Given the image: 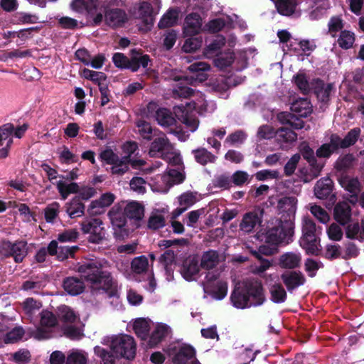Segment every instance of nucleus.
I'll use <instances>...</instances> for the list:
<instances>
[{
    "mask_svg": "<svg viewBox=\"0 0 364 364\" xmlns=\"http://www.w3.org/2000/svg\"><path fill=\"white\" fill-rule=\"evenodd\" d=\"M109 264L104 259L89 261L78 267V272L87 279L93 290L103 291L109 296L117 295V287L108 271Z\"/></svg>",
    "mask_w": 364,
    "mask_h": 364,
    "instance_id": "obj_1",
    "label": "nucleus"
},
{
    "mask_svg": "<svg viewBox=\"0 0 364 364\" xmlns=\"http://www.w3.org/2000/svg\"><path fill=\"white\" fill-rule=\"evenodd\" d=\"M264 300L262 287L257 281H247L238 284L231 295L232 304L238 309L258 306Z\"/></svg>",
    "mask_w": 364,
    "mask_h": 364,
    "instance_id": "obj_2",
    "label": "nucleus"
},
{
    "mask_svg": "<svg viewBox=\"0 0 364 364\" xmlns=\"http://www.w3.org/2000/svg\"><path fill=\"white\" fill-rule=\"evenodd\" d=\"M102 343L109 346L116 356L127 360H132L135 357L136 345L134 338L129 335L107 336L102 339Z\"/></svg>",
    "mask_w": 364,
    "mask_h": 364,
    "instance_id": "obj_3",
    "label": "nucleus"
},
{
    "mask_svg": "<svg viewBox=\"0 0 364 364\" xmlns=\"http://www.w3.org/2000/svg\"><path fill=\"white\" fill-rule=\"evenodd\" d=\"M100 159L108 164H112V172L115 174H122L128 170L127 163L130 162L134 168H141L145 164L143 160L129 161L127 157L119 159V157L110 149H107L100 153Z\"/></svg>",
    "mask_w": 364,
    "mask_h": 364,
    "instance_id": "obj_4",
    "label": "nucleus"
},
{
    "mask_svg": "<svg viewBox=\"0 0 364 364\" xmlns=\"http://www.w3.org/2000/svg\"><path fill=\"white\" fill-rule=\"evenodd\" d=\"M302 233V237L300 239L301 246L306 250L307 253H316L318 250L316 224L309 218H303Z\"/></svg>",
    "mask_w": 364,
    "mask_h": 364,
    "instance_id": "obj_5",
    "label": "nucleus"
},
{
    "mask_svg": "<svg viewBox=\"0 0 364 364\" xmlns=\"http://www.w3.org/2000/svg\"><path fill=\"white\" fill-rule=\"evenodd\" d=\"M160 8V0L144 1L139 4L134 15L136 18L141 20L146 26H150L153 25L154 16L159 13Z\"/></svg>",
    "mask_w": 364,
    "mask_h": 364,
    "instance_id": "obj_6",
    "label": "nucleus"
},
{
    "mask_svg": "<svg viewBox=\"0 0 364 364\" xmlns=\"http://www.w3.org/2000/svg\"><path fill=\"white\" fill-rule=\"evenodd\" d=\"M204 284L205 291L209 289L212 291L213 296L217 299H223L228 292V283L219 273L210 272L205 276Z\"/></svg>",
    "mask_w": 364,
    "mask_h": 364,
    "instance_id": "obj_7",
    "label": "nucleus"
},
{
    "mask_svg": "<svg viewBox=\"0 0 364 364\" xmlns=\"http://www.w3.org/2000/svg\"><path fill=\"white\" fill-rule=\"evenodd\" d=\"M81 230L84 234H89V241L99 243L105 239L106 233L103 223L98 218L87 219L81 223Z\"/></svg>",
    "mask_w": 364,
    "mask_h": 364,
    "instance_id": "obj_8",
    "label": "nucleus"
},
{
    "mask_svg": "<svg viewBox=\"0 0 364 364\" xmlns=\"http://www.w3.org/2000/svg\"><path fill=\"white\" fill-rule=\"evenodd\" d=\"M0 254L5 257H13L16 262H21L28 254L27 243L17 241L12 243L3 241L0 245Z\"/></svg>",
    "mask_w": 364,
    "mask_h": 364,
    "instance_id": "obj_9",
    "label": "nucleus"
},
{
    "mask_svg": "<svg viewBox=\"0 0 364 364\" xmlns=\"http://www.w3.org/2000/svg\"><path fill=\"white\" fill-rule=\"evenodd\" d=\"M293 234V223H279V225L274 228H269L266 232V240L272 244H279L285 240L287 237Z\"/></svg>",
    "mask_w": 364,
    "mask_h": 364,
    "instance_id": "obj_10",
    "label": "nucleus"
},
{
    "mask_svg": "<svg viewBox=\"0 0 364 364\" xmlns=\"http://www.w3.org/2000/svg\"><path fill=\"white\" fill-rule=\"evenodd\" d=\"M57 323L55 316L48 311H43L41 314V325L33 333V336L38 339H47L50 336V328L53 327Z\"/></svg>",
    "mask_w": 364,
    "mask_h": 364,
    "instance_id": "obj_11",
    "label": "nucleus"
},
{
    "mask_svg": "<svg viewBox=\"0 0 364 364\" xmlns=\"http://www.w3.org/2000/svg\"><path fill=\"white\" fill-rule=\"evenodd\" d=\"M299 150L303 157L311 166V173L314 178L317 177L323 167V164L318 162L314 155V150L310 148L306 142H302L300 144Z\"/></svg>",
    "mask_w": 364,
    "mask_h": 364,
    "instance_id": "obj_12",
    "label": "nucleus"
},
{
    "mask_svg": "<svg viewBox=\"0 0 364 364\" xmlns=\"http://www.w3.org/2000/svg\"><path fill=\"white\" fill-rule=\"evenodd\" d=\"M172 144L168 141L164 134L157 137L151 144L149 154L151 157L159 156L164 158L167 153L172 150Z\"/></svg>",
    "mask_w": 364,
    "mask_h": 364,
    "instance_id": "obj_13",
    "label": "nucleus"
},
{
    "mask_svg": "<svg viewBox=\"0 0 364 364\" xmlns=\"http://www.w3.org/2000/svg\"><path fill=\"white\" fill-rule=\"evenodd\" d=\"M281 279L289 291L302 286L306 282L305 276L299 271H285L281 274Z\"/></svg>",
    "mask_w": 364,
    "mask_h": 364,
    "instance_id": "obj_14",
    "label": "nucleus"
},
{
    "mask_svg": "<svg viewBox=\"0 0 364 364\" xmlns=\"http://www.w3.org/2000/svg\"><path fill=\"white\" fill-rule=\"evenodd\" d=\"M183 174L177 170H170L167 173L161 176V182L158 181L157 190L167 192L168 188L175 183H179L184 180Z\"/></svg>",
    "mask_w": 364,
    "mask_h": 364,
    "instance_id": "obj_15",
    "label": "nucleus"
},
{
    "mask_svg": "<svg viewBox=\"0 0 364 364\" xmlns=\"http://www.w3.org/2000/svg\"><path fill=\"white\" fill-rule=\"evenodd\" d=\"M297 199L294 196L283 197L279 200L277 208L280 213H286L288 220L286 223H293L297 208Z\"/></svg>",
    "mask_w": 364,
    "mask_h": 364,
    "instance_id": "obj_16",
    "label": "nucleus"
},
{
    "mask_svg": "<svg viewBox=\"0 0 364 364\" xmlns=\"http://www.w3.org/2000/svg\"><path fill=\"white\" fill-rule=\"evenodd\" d=\"M199 270L198 259L194 257H189L183 262L181 273L185 279L191 281L196 279Z\"/></svg>",
    "mask_w": 364,
    "mask_h": 364,
    "instance_id": "obj_17",
    "label": "nucleus"
},
{
    "mask_svg": "<svg viewBox=\"0 0 364 364\" xmlns=\"http://www.w3.org/2000/svg\"><path fill=\"white\" fill-rule=\"evenodd\" d=\"M76 250H77L76 246H58L55 240L51 241L48 247V253L50 255H56L59 260H64L70 256L72 257Z\"/></svg>",
    "mask_w": 364,
    "mask_h": 364,
    "instance_id": "obj_18",
    "label": "nucleus"
},
{
    "mask_svg": "<svg viewBox=\"0 0 364 364\" xmlns=\"http://www.w3.org/2000/svg\"><path fill=\"white\" fill-rule=\"evenodd\" d=\"M99 5V0H73L70 3V8L78 13L86 12L93 15Z\"/></svg>",
    "mask_w": 364,
    "mask_h": 364,
    "instance_id": "obj_19",
    "label": "nucleus"
},
{
    "mask_svg": "<svg viewBox=\"0 0 364 364\" xmlns=\"http://www.w3.org/2000/svg\"><path fill=\"white\" fill-rule=\"evenodd\" d=\"M174 113L177 118L185 124L191 131L194 132L198 126V120L186 110L183 106H177L174 108Z\"/></svg>",
    "mask_w": 364,
    "mask_h": 364,
    "instance_id": "obj_20",
    "label": "nucleus"
},
{
    "mask_svg": "<svg viewBox=\"0 0 364 364\" xmlns=\"http://www.w3.org/2000/svg\"><path fill=\"white\" fill-rule=\"evenodd\" d=\"M173 361L178 364H200L195 359V350L190 346H183L173 358Z\"/></svg>",
    "mask_w": 364,
    "mask_h": 364,
    "instance_id": "obj_21",
    "label": "nucleus"
},
{
    "mask_svg": "<svg viewBox=\"0 0 364 364\" xmlns=\"http://www.w3.org/2000/svg\"><path fill=\"white\" fill-rule=\"evenodd\" d=\"M301 255L299 253L288 252L282 254L278 259V264L283 269H295L300 266Z\"/></svg>",
    "mask_w": 364,
    "mask_h": 364,
    "instance_id": "obj_22",
    "label": "nucleus"
},
{
    "mask_svg": "<svg viewBox=\"0 0 364 364\" xmlns=\"http://www.w3.org/2000/svg\"><path fill=\"white\" fill-rule=\"evenodd\" d=\"M262 210L257 209L246 213L240 225V229L245 232H251L260 223Z\"/></svg>",
    "mask_w": 364,
    "mask_h": 364,
    "instance_id": "obj_23",
    "label": "nucleus"
},
{
    "mask_svg": "<svg viewBox=\"0 0 364 364\" xmlns=\"http://www.w3.org/2000/svg\"><path fill=\"white\" fill-rule=\"evenodd\" d=\"M201 27V18L197 14H191L186 18L183 31L186 36L197 34Z\"/></svg>",
    "mask_w": 364,
    "mask_h": 364,
    "instance_id": "obj_24",
    "label": "nucleus"
},
{
    "mask_svg": "<svg viewBox=\"0 0 364 364\" xmlns=\"http://www.w3.org/2000/svg\"><path fill=\"white\" fill-rule=\"evenodd\" d=\"M351 217V209L346 202L339 203L334 208V218L341 225L347 224Z\"/></svg>",
    "mask_w": 364,
    "mask_h": 364,
    "instance_id": "obj_25",
    "label": "nucleus"
},
{
    "mask_svg": "<svg viewBox=\"0 0 364 364\" xmlns=\"http://www.w3.org/2000/svg\"><path fill=\"white\" fill-rule=\"evenodd\" d=\"M109 216L113 226L122 228L127 223V216L124 213V210L119 205H114L109 211Z\"/></svg>",
    "mask_w": 364,
    "mask_h": 364,
    "instance_id": "obj_26",
    "label": "nucleus"
},
{
    "mask_svg": "<svg viewBox=\"0 0 364 364\" xmlns=\"http://www.w3.org/2000/svg\"><path fill=\"white\" fill-rule=\"evenodd\" d=\"M165 214L164 209H156L153 210L148 220L147 226L151 230H158L165 226Z\"/></svg>",
    "mask_w": 364,
    "mask_h": 364,
    "instance_id": "obj_27",
    "label": "nucleus"
},
{
    "mask_svg": "<svg viewBox=\"0 0 364 364\" xmlns=\"http://www.w3.org/2000/svg\"><path fill=\"white\" fill-rule=\"evenodd\" d=\"M338 141L337 135H332L328 143L323 144L316 150V156L319 158H329L339 149L337 144Z\"/></svg>",
    "mask_w": 364,
    "mask_h": 364,
    "instance_id": "obj_28",
    "label": "nucleus"
},
{
    "mask_svg": "<svg viewBox=\"0 0 364 364\" xmlns=\"http://www.w3.org/2000/svg\"><path fill=\"white\" fill-rule=\"evenodd\" d=\"M210 68V65L205 62H196L191 64L188 67V70L193 73L191 78L198 82L205 80L207 79V74L204 72L209 70Z\"/></svg>",
    "mask_w": 364,
    "mask_h": 364,
    "instance_id": "obj_29",
    "label": "nucleus"
},
{
    "mask_svg": "<svg viewBox=\"0 0 364 364\" xmlns=\"http://www.w3.org/2000/svg\"><path fill=\"white\" fill-rule=\"evenodd\" d=\"M126 20V14L121 9L109 10L105 14L106 23L112 27L122 26Z\"/></svg>",
    "mask_w": 364,
    "mask_h": 364,
    "instance_id": "obj_30",
    "label": "nucleus"
},
{
    "mask_svg": "<svg viewBox=\"0 0 364 364\" xmlns=\"http://www.w3.org/2000/svg\"><path fill=\"white\" fill-rule=\"evenodd\" d=\"M291 110L299 117H306L311 113L312 106L306 98H301L291 104Z\"/></svg>",
    "mask_w": 364,
    "mask_h": 364,
    "instance_id": "obj_31",
    "label": "nucleus"
},
{
    "mask_svg": "<svg viewBox=\"0 0 364 364\" xmlns=\"http://www.w3.org/2000/svg\"><path fill=\"white\" fill-rule=\"evenodd\" d=\"M340 183L343 188L352 194L350 201L354 202L357 200V194L360 190V185L358 180L357 178L345 176L341 179Z\"/></svg>",
    "mask_w": 364,
    "mask_h": 364,
    "instance_id": "obj_32",
    "label": "nucleus"
},
{
    "mask_svg": "<svg viewBox=\"0 0 364 364\" xmlns=\"http://www.w3.org/2000/svg\"><path fill=\"white\" fill-rule=\"evenodd\" d=\"M150 61L147 55H142L139 51L133 50L132 51L131 64H129V70L136 72L140 67L146 68Z\"/></svg>",
    "mask_w": 364,
    "mask_h": 364,
    "instance_id": "obj_33",
    "label": "nucleus"
},
{
    "mask_svg": "<svg viewBox=\"0 0 364 364\" xmlns=\"http://www.w3.org/2000/svg\"><path fill=\"white\" fill-rule=\"evenodd\" d=\"M124 213L129 219L139 220L144 217V206L138 202H129L124 207Z\"/></svg>",
    "mask_w": 364,
    "mask_h": 364,
    "instance_id": "obj_34",
    "label": "nucleus"
},
{
    "mask_svg": "<svg viewBox=\"0 0 364 364\" xmlns=\"http://www.w3.org/2000/svg\"><path fill=\"white\" fill-rule=\"evenodd\" d=\"M63 287L69 294L75 296L83 291L85 285L80 279L76 277H68L64 281Z\"/></svg>",
    "mask_w": 364,
    "mask_h": 364,
    "instance_id": "obj_35",
    "label": "nucleus"
},
{
    "mask_svg": "<svg viewBox=\"0 0 364 364\" xmlns=\"http://www.w3.org/2000/svg\"><path fill=\"white\" fill-rule=\"evenodd\" d=\"M332 181L329 178H323L317 181L314 187L315 196L320 199L328 197L331 193Z\"/></svg>",
    "mask_w": 364,
    "mask_h": 364,
    "instance_id": "obj_36",
    "label": "nucleus"
},
{
    "mask_svg": "<svg viewBox=\"0 0 364 364\" xmlns=\"http://www.w3.org/2000/svg\"><path fill=\"white\" fill-rule=\"evenodd\" d=\"M56 188L63 200H65L70 194L77 193L79 191V185L77 183H68L64 180L58 181L56 183Z\"/></svg>",
    "mask_w": 364,
    "mask_h": 364,
    "instance_id": "obj_37",
    "label": "nucleus"
},
{
    "mask_svg": "<svg viewBox=\"0 0 364 364\" xmlns=\"http://www.w3.org/2000/svg\"><path fill=\"white\" fill-rule=\"evenodd\" d=\"M133 329L135 333L144 341V344L147 346V333L149 331L148 321L142 318L136 319L133 323Z\"/></svg>",
    "mask_w": 364,
    "mask_h": 364,
    "instance_id": "obj_38",
    "label": "nucleus"
},
{
    "mask_svg": "<svg viewBox=\"0 0 364 364\" xmlns=\"http://www.w3.org/2000/svg\"><path fill=\"white\" fill-rule=\"evenodd\" d=\"M168 333V327L166 325H157L149 338L148 346L151 348L156 346Z\"/></svg>",
    "mask_w": 364,
    "mask_h": 364,
    "instance_id": "obj_39",
    "label": "nucleus"
},
{
    "mask_svg": "<svg viewBox=\"0 0 364 364\" xmlns=\"http://www.w3.org/2000/svg\"><path fill=\"white\" fill-rule=\"evenodd\" d=\"M219 263V255L216 251L210 250L203 253L201 257L200 266L207 269L216 267Z\"/></svg>",
    "mask_w": 364,
    "mask_h": 364,
    "instance_id": "obj_40",
    "label": "nucleus"
},
{
    "mask_svg": "<svg viewBox=\"0 0 364 364\" xmlns=\"http://www.w3.org/2000/svg\"><path fill=\"white\" fill-rule=\"evenodd\" d=\"M333 87L332 84H325L321 80H317L316 81L315 93L318 99L323 102H327Z\"/></svg>",
    "mask_w": 364,
    "mask_h": 364,
    "instance_id": "obj_41",
    "label": "nucleus"
},
{
    "mask_svg": "<svg viewBox=\"0 0 364 364\" xmlns=\"http://www.w3.org/2000/svg\"><path fill=\"white\" fill-rule=\"evenodd\" d=\"M275 5L279 14L284 16H290L294 13L296 0H276Z\"/></svg>",
    "mask_w": 364,
    "mask_h": 364,
    "instance_id": "obj_42",
    "label": "nucleus"
},
{
    "mask_svg": "<svg viewBox=\"0 0 364 364\" xmlns=\"http://www.w3.org/2000/svg\"><path fill=\"white\" fill-rule=\"evenodd\" d=\"M269 291L271 299L274 303H283L287 299V292L283 286L279 283L270 284Z\"/></svg>",
    "mask_w": 364,
    "mask_h": 364,
    "instance_id": "obj_43",
    "label": "nucleus"
},
{
    "mask_svg": "<svg viewBox=\"0 0 364 364\" xmlns=\"http://www.w3.org/2000/svg\"><path fill=\"white\" fill-rule=\"evenodd\" d=\"M360 134V129L359 128H355L351 129L344 139H341L337 135L338 145L339 148H347L355 143L359 135Z\"/></svg>",
    "mask_w": 364,
    "mask_h": 364,
    "instance_id": "obj_44",
    "label": "nucleus"
},
{
    "mask_svg": "<svg viewBox=\"0 0 364 364\" xmlns=\"http://www.w3.org/2000/svg\"><path fill=\"white\" fill-rule=\"evenodd\" d=\"M59 316L65 322L76 323L80 321L79 315L68 306H61L58 308Z\"/></svg>",
    "mask_w": 364,
    "mask_h": 364,
    "instance_id": "obj_45",
    "label": "nucleus"
},
{
    "mask_svg": "<svg viewBox=\"0 0 364 364\" xmlns=\"http://www.w3.org/2000/svg\"><path fill=\"white\" fill-rule=\"evenodd\" d=\"M155 118L159 124L163 127H169L175 122L172 114L165 108L159 109L156 112Z\"/></svg>",
    "mask_w": 364,
    "mask_h": 364,
    "instance_id": "obj_46",
    "label": "nucleus"
},
{
    "mask_svg": "<svg viewBox=\"0 0 364 364\" xmlns=\"http://www.w3.org/2000/svg\"><path fill=\"white\" fill-rule=\"evenodd\" d=\"M14 131V126L11 124H6L0 128V146L4 144L7 147L11 146L13 143L12 134Z\"/></svg>",
    "mask_w": 364,
    "mask_h": 364,
    "instance_id": "obj_47",
    "label": "nucleus"
},
{
    "mask_svg": "<svg viewBox=\"0 0 364 364\" xmlns=\"http://www.w3.org/2000/svg\"><path fill=\"white\" fill-rule=\"evenodd\" d=\"M131 268L135 274L146 272L149 268V261L146 256H139L133 259L131 263Z\"/></svg>",
    "mask_w": 364,
    "mask_h": 364,
    "instance_id": "obj_48",
    "label": "nucleus"
},
{
    "mask_svg": "<svg viewBox=\"0 0 364 364\" xmlns=\"http://www.w3.org/2000/svg\"><path fill=\"white\" fill-rule=\"evenodd\" d=\"M177 19L178 11L174 9H170L161 17L159 22V27L160 28H165L173 26L176 23Z\"/></svg>",
    "mask_w": 364,
    "mask_h": 364,
    "instance_id": "obj_49",
    "label": "nucleus"
},
{
    "mask_svg": "<svg viewBox=\"0 0 364 364\" xmlns=\"http://www.w3.org/2000/svg\"><path fill=\"white\" fill-rule=\"evenodd\" d=\"M346 233L348 238L364 240V219L362 220L361 228L358 223L351 224L348 225Z\"/></svg>",
    "mask_w": 364,
    "mask_h": 364,
    "instance_id": "obj_50",
    "label": "nucleus"
},
{
    "mask_svg": "<svg viewBox=\"0 0 364 364\" xmlns=\"http://www.w3.org/2000/svg\"><path fill=\"white\" fill-rule=\"evenodd\" d=\"M24 313L31 319L32 317L40 310L41 304L32 298H28L23 302Z\"/></svg>",
    "mask_w": 364,
    "mask_h": 364,
    "instance_id": "obj_51",
    "label": "nucleus"
},
{
    "mask_svg": "<svg viewBox=\"0 0 364 364\" xmlns=\"http://www.w3.org/2000/svg\"><path fill=\"white\" fill-rule=\"evenodd\" d=\"M87 354L79 350H73L68 355L66 364H86Z\"/></svg>",
    "mask_w": 364,
    "mask_h": 364,
    "instance_id": "obj_52",
    "label": "nucleus"
},
{
    "mask_svg": "<svg viewBox=\"0 0 364 364\" xmlns=\"http://www.w3.org/2000/svg\"><path fill=\"white\" fill-rule=\"evenodd\" d=\"M194 105L195 108L202 114L212 112L215 109V104L212 101H207L202 95Z\"/></svg>",
    "mask_w": 364,
    "mask_h": 364,
    "instance_id": "obj_53",
    "label": "nucleus"
},
{
    "mask_svg": "<svg viewBox=\"0 0 364 364\" xmlns=\"http://www.w3.org/2000/svg\"><path fill=\"white\" fill-rule=\"evenodd\" d=\"M193 153L197 162L203 165L214 162L215 160V156L203 148L194 150Z\"/></svg>",
    "mask_w": 364,
    "mask_h": 364,
    "instance_id": "obj_54",
    "label": "nucleus"
},
{
    "mask_svg": "<svg viewBox=\"0 0 364 364\" xmlns=\"http://www.w3.org/2000/svg\"><path fill=\"white\" fill-rule=\"evenodd\" d=\"M198 200L196 193L191 191L182 193L178 198V204L187 210L189 207L192 206Z\"/></svg>",
    "mask_w": 364,
    "mask_h": 364,
    "instance_id": "obj_55",
    "label": "nucleus"
},
{
    "mask_svg": "<svg viewBox=\"0 0 364 364\" xmlns=\"http://www.w3.org/2000/svg\"><path fill=\"white\" fill-rule=\"evenodd\" d=\"M294 81L296 87L304 94H307L311 90V85L307 77L303 73H299L294 77Z\"/></svg>",
    "mask_w": 364,
    "mask_h": 364,
    "instance_id": "obj_56",
    "label": "nucleus"
},
{
    "mask_svg": "<svg viewBox=\"0 0 364 364\" xmlns=\"http://www.w3.org/2000/svg\"><path fill=\"white\" fill-rule=\"evenodd\" d=\"M354 41V33L348 31H342L338 39L339 46L343 49H348L351 48Z\"/></svg>",
    "mask_w": 364,
    "mask_h": 364,
    "instance_id": "obj_57",
    "label": "nucleus"
},
{
    "mask_svg": "<svg viewBox=\"0 0 364 364\" xmlns=\"http://www.w3.org/2000/svg\"><path fill=\"white\" fill-rule=\"evenodd\" d=\"M85 205L79 202L73 201L67 204L66 211L71 218L80 217L83 215Z\"/></svg>",
    "mask_w": 364,
    "mask_h": 364,
    "instance_id": "obj_58",
    "label": "nucleus"
},
{
    "mask_svg": "<svg viewBox=\"0 0 364 364\" xmlns=\"http://www.w3.org/2000/svg\"><path fill=\"white\" fill-rule=\"evenodd\" d=\"M81 76L95 83H100V82L106 80V75L103 73L93 71L87 68L82 70Z\"/></svg>",
    "mask_w": 364,
    "mask_h": 364,
    "instance_id": "obj_59",
    "label": "nucleus"
},
{
    "mask_svg": "<svg viewBox=\"0 0 364 364\" xmlns=\"http://www.w3.org/2000/svg\"><path fill=\"white\" fill-rule=\"evenodd\" d=\"M276 136L279 140L284 142L291 143L297 139V134L291 129L288 128H280L276 132Z\"/></svg>",
    "mask_w": 364,
    "mask_h": 364,
    "instance_id": "obj_60",
    "label": "nucleus"
},
{
    "mask_svg": "<svg viewBox=\"0 0 364 364\" xmlns=\"http://www.w3.org/2000/svg\"><path fill=\"white\" fill-rule=\"evenodd\" d=\"M115 200V196L112 193H105L100 198L92 201L91 205L92 208L101 207L105 208L109 206Z\"/></svg>",
    "mask_w": 364,
    "mask_h": 364,
    "instance_id": "obj_61",
    "label": "nucleus"
},
{
    "mask_svg": "<svg viewBox=\"0 0 364 364\" xmlns=\"http://www.w3.org/2000/svg\"><path fill=\"white\" fill-rule=\"evenodd\" d=\"M23 334V329L21 327H16L9 332L6 333L4 331V336L3 338L6 343H15L21 339Z\"/></svg>",
    "mask_w": 364,
    "mask_h": 364,
    "instance_id": "obj_62",
    "label": "nucleus"
},
{
    "mask_svg": "<svg viewBox=\"0 0 364 364\" xmlns=\"http://www.w3.org/2000/svg\"><path fill=\"white\" fill-rule=\"evenodd\" d=\"M95 355L101 360V364H114V356L101 346H95L94 348Z\"/></svg>",
    "mask_w": 364,
    "mask_h": 364,
    "instance_id": "obj_63",
    "label": "nucleus"
},
{
    "mask_svg": "<svg viewBox=\"0 0 364 364\" xmlns=\"http://www.w3.org/2000/svg\"><path fill=\"white\" fill-rule=\"evenodd\" d=\"M60 204L58 202H53L45 208V218L48 223H53L59 213Z\"/></svg>",
    "mask_w": 364,
    "mask_h": 364,
    "instance_id": "obj_64",
    "label": "nucleus"
}]
</instances>
